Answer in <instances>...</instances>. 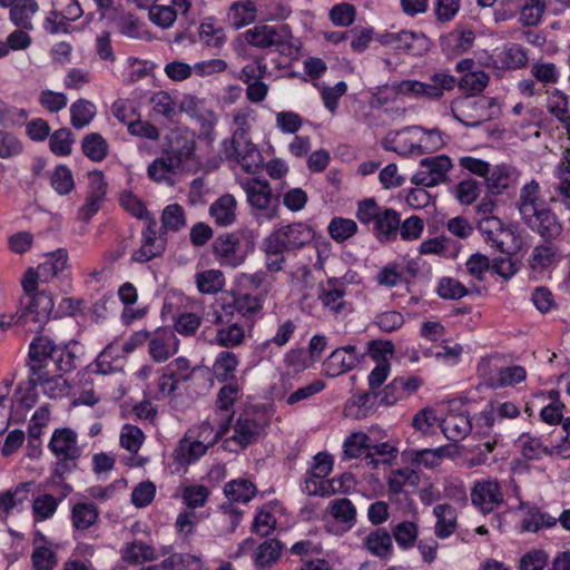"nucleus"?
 Listing matches in <instances>:
<instances>
[{
  "mask_svg": "<svg viewBox=\"0 0 570 570\" xmlns=\"http://www.w3.org/2000/svg\"><path fill=\"white\" fill-rule=\"evenodd\" d=\"M546 207H548V205L541 197V188L537 180L533 179L521 187L518 199V209L522 222L532 217Z\"/></svg>",
  "mask_w": 570,
  "mask_h": 570,
  "instance_id": "4be33fe9",
  "label": "nucleus"
},
{
  "mask_svg": "<svg viewBox=\"0 0 570 570\" xmlns=\"http://www.w3.org/2000/svg\"><path fill=\"white\" fill-rule=\"evenodd\" d=\"M198 35L200 41L212 48H220L226 41L224 29L212 20L205 21L199 26Z\"/></svg>",
  "mask_w": 570,
  "mask_h": 570,
  "instance_id": "052dcab7",
  "label": "nucleus"
},
{
  "mask_svg": "<svg viewBox=\"0 0 570 570\" xmlns=\"http://www.w3.org/2000/svg\"><path fill=\"white\" fill-rule=\"evenodd\" d=\"M30 485V482H24L19 484L13 491L1 492L0 510L8 514L16 507L22 504L28 499Z\"/></svg>",
  "mask_w": 570,
  "mask_h": 570,
  "instance_id": "4d7b16f0",
  "label": "nucleus"
},
{
  "mask_svg": "<svg viewBox=\"0 0 570 570\" xmlns=\"http://www.w3.org/2000/svg\"><path fill=\"white\" fill-rule=\"evenodd\" d=\"M203 318L200 315L184 312L178 314L174 320V328L173 331L183 336H193L197 333L202 325Z\"/></svg>",
  "mask_w": 570,
  "mask_h": 570,
  "instance_id": "e2e57ef3",
  "label": "nucleus"
},
{
  "mask_svg": "<svg viewBox=\"0 0 570 570\" xmlns=\"http://www.w3.org/2000/svg\"><path fill=\"white\" fill-rule=\"evenodd\" d=\"M518 442L520 443L522 455L525 460H539L543 455L550 456V448L544 446L541 439L532 436L529 433H522L519 436Z\"/></svg>",
  "mask_w": 570,
  "mask_h": 570,
  "instance_id": "603ef678",
  "label": "nucleus"
},
{
  "mask_svg": "<svg viewBox=\"0 0 570 570\" xmlns=\"http://www.w3.org/2000/svg\"><path fill=\"white\" fill-rule=\"evenodd\" d=\"M474 219L484 242L491 248L503 254H509V248L505 245L507 240L512 236V232L504 223L499 217Z\"/></svg>",
  "mask_w": 570,
  "mask_h": 570,
  "instance_id": "f3484780",
  "label": "nucleus"
},
{
  "mask_svg": "<svg viewBox=\"0 0 570 570\" xmlns=\"http://www.w3.org/2000/svg\"><path fill=\"white\" fill-rule=\"evenodd\" d=\"M550 4L546 0H527L520 9V22L523 26H537Z\"/></svg>",
  "mask_w": 570,
  "mask_h": 570,
  "instance_id": "13d9d810",
  "label": "nucleus"
},
{
  "mask_svg": "<svg viewBox=\"0 0 570 570\" xmlns=\"http://www.w3.org/2000/svg\"><path fill=\"white\" fill-rule=\"evenodd\" d=\"M451 445H441L435 449H407L402 452V459L415 466L425 469L438 468L445 458L452 455Z\"/></svg>",
  "mask_w": 570,
  "mask_h": 570,
  "instance_id": "412c9836",
  "label": "nucleus"
},
{
  "mask_svg": "<svg viewBox=\"0 0 570 570\" xmlns=\"http://www.w3.org/2000/svg\"><path fill=\"white\" fill-rule=\"evenodd\" d=\"M216 334L212 341L213 344L229 351L243 345L246 341V324L239 322H228L217 324Z\"/></svg>",
  "mask_w": 570,
  "mask_h": 570,
  "instance_id": "5701e85b",
  "label": "nucleus"
},
{
  "mask_svg": "<svg viewBox=\"0 0 570 570\" xmlns=\"http://www.w3.org/2000/svg\"><path fill=\"white\" fill-rule=\"evenodd\" d=\"M27 367L32 382L42 387L45 395L61 399L69 391L62 374L75 367V354L67 346L55 344L48 336L37 335L29 345Z\"/></svg>",
  "mask_w": 570,
  "mask_h": 570,
  "instance_id": "f257e3e1",
  "label": "nucleus"
},
{
  "mask_svg": "<svg viewBox=\"0 0 570 570\" xmlns=\"http://www.w3.org/2000/svg\"><path fill=\"white\" fill-rule=\"evenodd\" d=\"M107 184L101 171H94L89 176L88 193L85 203L78 208L77 219L88 223L101 208L106 199Z\"/></svg>",
  "mask_w": 570,
  "mask_h": 570,
  "instance_id": "2eb2a0df",
  "label": "nucleus"
},
{
  "mask_svg": "<svg viewBox=\"0 0 570 570\" xmlns=\"http://www.w3.org/2000/svg\"><path fill=\"white\" fill-rule=\"evenodd\" d=\"M196 135L187 128H176L167 136L164 154L173 160L181 171L196 168Z\"/></svg>",
  "mask_w": 570,
  "mask_h": 570,
  "instance_id": "39448f33",
  "label": "nucleus"
},
{
  "mask_svg": "<svg viewBox=\"0 0 570 570\" xmlns=\"http://www.w3.org/2000/svg\"><path fill=\"white\" fill-rule=\"evenodd\" d=\"M380 42L400 53L415 57L422 56L429 49V40L423 33L407 30L386 32L380 37Z\"/></svg>",
  "mask_w": 570,
  "mask_h": 570,
  "instance_id": "9b49d317",
  "label": "nucleus"
},
{
  "mask_svg": "<svg viewBox=\"0 0 570 570\" xmlns=\"http://www.w3.org/2000/svg\"><path fill=\"white\" fill-rule=\"evenodd\" d=\"M327 232L336 243H343L357 233V224L350 218L334 217L328 224Z\"/></svg>",
  "mask_w": 570,
  "mask_h": 570,
  "instance_id": "864d4df0",
  "label": "nucleus"
},
{
  "mask_svg": "<svg viewBox=\"0 0 570 570\" xmlns=\"http://www.w3.org/2000/svg\"><path fill=\"white\" fill-rule=\"evenodd\" d=\"M237 313L236 301L234 294L229 296H222L216 301L213 308V323L225 324L232 322V318Z\"/></svg>",
  "mask_w": 570,
  "mask_h": 570,
  "instance_id": "69168bd1",
  "label": "nucleus"
},
{
  "mask_svg": "<svg viewBox=\"0 0 570 570\" xmlns=\"http://www.w3.org/2000/svg\"><path fill=\"white\" fill-rule=\"evenodd\" d=\"M257 234L247 227L218 235L213 242V253L222 264L237 267L254 252Z\"/></svg>",
  "mask_w": 570,
  "mask_h": 570,
  "instance_id": "7ed1b4c3",
  "label": "nucleus"
},
{
  "mask_svg": "<svg viewBox=\"0 0 570 570\" xmlns=\"http://www.w3.org/2000/svg\"><path fill=\"white\" fill-rule=\"evenodd\" d=\"M425 99H441L446 91H451L456 86V79L446 70H439L430 76L425 82Z\"/></svg>",
  "mask_w": 570,
  "mask_h": 570,
  "instance_id": "72a5a7b5",
  "label": "nucleus"
},
{
  "mask_svg": "<svg viewBox=\"0 0 570 570\" xmlns=\"http://www.w3.org/2000/svg\"><path fill=\"white\" fill-rule=\"evenodd\" d=\"M38 384L32 382L31 372L28 371V380L19 383L14 392V401L21 407L29 410L38 402Z\"/></svg>",
  "mask_w": 570,
  "mask_h": 570,
  "instance_id": "bf43d9fd",
  "label": "nucleus"
},
{
  "mask_svg": "<svg viewBox=\"0 0 570 570\" xmlns=\"http://www.w3.org/2000/svg\"><path fill=\"white\" fill-rule=\"evenodd\" d=\"M50 184L57 194L61 196L70 194L75 187L71 170L65 165L57 166L50 176Z\"/></svg>",
  "mask_w": 570,
  "mask_h": 570,
  "instance_id": "0e129e2a",
  "label": "nucleus"
},
{
  "mask_svg": "<svg viewBox=\"0 0 570 570\" xmlns=\"http://www.w3.org/2000/svg\"><path fill=\"white\" fill-rule=\"evenodd\" d=\"M400 214L392 208H382L373 232L380 243H391L397 238L400 227Z\"/></svg>",
  "mask_w": 570,
  "mask_h": 570,
  "instance_id": "b1692460",
  "label": "nucleus"
},
{
  "mask_svg": "<svg viewBox=\"0 0 570 570\" xmlns=\"http://www.w3.org/2000/svg\"><path fill=\"white\" fill-rule=\"evenodd\" d=\"M452 166V160L446 155L422 158L417 171L411 178V183L421 187H434L443 184L446 181Z\"/></svg>",
  "mask_w": 570,
  "mask_h": 570,
  "instance_id": "6e6552de",
  "label": "nucleus"
},
{
  "mask_svg": "<svg viewBox=\"0 0 570 570\" xmlns=\"http://www.w3.org/2000/svg\"><path fill=\"white\" fill-rule=\"evenodd\" d=\"M224 493L230 502L247 503L256 495V487L246 479L232 480L225 484Z\"/></svg>",
  "mask_w": 570,
  "mask_h": 570,
  "instance_id": "ea45409f",
  "label": "nucleus"
},
{
  "mask_svg": "<svg viewBox=\"0 0 570 570\" xmlns=\"http://www.w3.org/2000/svg\"><path fill=\"white\" fill-rule=\"evenodd\" d=\"M267 425V419L263 412L255 407L242 412L233 425L232 441L240 448H246L259 439Z\"/></svg>",
  "mask_w": 570,
  "mask_h": 570,
  "instance_id": "423d86ee",
  "label": "nucleus"
},
{
  "mask_svg": "<svg viewBox=\"0 0 570 570\" xmlns=\"http://www.w3.org/2000/svg\"><path fill=\"white\" fill-rule=\"evenodd\" d=\"M177 171H181L177 165L173 163L165 154L161 157L156 158L148 166V176L156 183H164L168 186L174 185L173 175Z\"/></svg>",
  "mask_w": 570,
  "mask_h": 570,
  "instance_id": "58836bf2",
  "label": "nucleus"
},
{
  "mask_svg": "<svg viewBox=\"0 0 570 570\" xmlns=\"http://www.w3.org/2000/svg\"><path fill=\"white\" fill-rule=\"evenodd\" d=\"M35 570H52L57 563V554L50 547H36L31 553Z\"/></svg>",
  "mask_w": 570,
  "mask_h": 570,
  "instance_id": "774afa93",
  "label": "nucleus"
},
{
  "mask_svg": "<svg viewBox=\"0 0 570 570\" xmlns=\"http://www.w3.org/2000/svg\"><path fill=\"white\" fill-rule=\"evenodd\" d=\"M39 11L37 0H18L9 11L10 21L20 29L32 30V18Z\"/></svg>",
  "mask_w": 570,
  "mask_h": 570,
  "instance_id": "f704fd0d",
  "label": "nucleus"
},
{
  "mask_svg": "<svg viewBox=\"0 0 570 570\" xmlns=\"http://www.w3.org/2000/svg\"><path fill=\"white\" fill-rule=\"evenodd\" d=\"M237 314L242 316L248 328L262 315L264 296L262 294L238 293L234 294Z\"/></svg>",
  "mask_w": 570,
  "mask_h": 570,
  "instance_id": "393cba45",
  "label": "nucleus"
},
{
  "mask_svg": "<svg viewBox=\"0 0 570 570\" xmlns=\"http://www.w3.org/2000/svg\"><path fill=\"white\" fill-rule=\"evenodd\" d=\"M239 363V358L234 352L220 351L212 366L214 377L220 383L236 382V372Z\"/></svg>",
  "mask_w": 570,
  "mask_h": 570,
  "instance_id": "2f4dec72",
  "label": "nucleus"
},
{
  "mask_svg": "<svg viewBox=\"0 0 570 570\" xmlns=\"http://www.w3.org/2000/svg\"><path fill=\"white\" fill-rule=\"evenodd\" d=\"M419 482L420 475L414 469L402 468L392 471L387 481V487L393 494H400L403 492L404 487H415Z\"/></svg>",
  "mask_w": 570,
  "mask_h": 570,
  "instance_id": "09e8293b",
  "label": "nucleus"
},
{
  "mask_svg": "<svg viewBox=\"0 0 570 570\" xmlns=\"http://www.w3.org/2000/svg\"><path fill=\"white\" fill-rule=\"evenodd\" d=\"M48 449L57 460L52 470L55 476L63 479L66 474L77 469L82 448L78 444V435L72 429L53 430Z\"/></svg>",
  "mask_w": 570,
  "mask_h": 570,
  "instance_id": "20e7f679",
  "label": "nucleus"
},
{
  "mask_svg": "<svg viewBox=\"0 0 570 570\" xmlns=\"http://www.w3.org/2000/svg\"><path fill=\"white\" fill-rule=\"evenodd\" d=\"M283 544L275 539L264 541L255 553V564L259 569L271 567L279 557Z\"/></svg>",
  "mask_w": 570,
  "mask_h": 570,
  "instance_id": "8fccbe9b",
  "label": "nucleus"
},
{
  "mask_svg": "<svg viewBox=\"0 0 570 570\" xmlns=\"http://www.w3.org/2000/svg\"><path fill=\"white\" fill-rule=\"evenodd\" d=\"M161 233H177L187 226V217L184 207L177 203L167 205L161 212Z\"/></svg>",
  "mask_w": 570,
  "mask_h": 570,
  "instance_id": "4c0bfd02",
  "label": "nucleus"
},
{
  "mask_svg": "<svg viewBox=\"0 0 570 570\" xmlns=\"http://www.w3.org/2000/svg\"><path fill=\"white\" fill-rule=\"evenodd\" d=\"M489 75L483 70L466 72L456 81L459 88L470 96L458 99L452 107L454 118L465 127H478L490 119L488 110L492 107V100L485 97L474 98L482 92L489 83Z\"/></svg>",
  "mask_w": 570,
  "mask_h": 570,
  "instance_id": "f03ea898",
  "label": "nucleus"
},
{
  "mask_svg": "<svg viewBox=\"0 0 570 570\" xmlns=\"http://www.w3.org/2000/svg\"><path fill=\"white\" fill-rule=\"evenodd\" d=\"M240 187L245 191L247 203L252 209L264 212L268 219H273L276 216V208L272 207L274 196L267 180L245 178L240 181Z\"/></svg>",
  "mask_w": 570,
  "mask_h": 570,
  "instance_id": "9d476101",
  "label": "nucleus"
},
{
  "mask_svg": "<svg viewBox=\"0 0 570 570\" xmlns=\"http://www.w3.org/2000/svg\"><path fill=\"white\" fill-rule=\"evenodd\" d=\"M523 223L542 237L546 243L558 239L563 230L562 224L549 206L542 208L541 212H538Z\"/></svg>",
  "mask_w": 570,
  "mask_h": 570,
  "instance_id": "6ab92c4d",
  "label": "nucleus"
},
{
  "mask_svg": "<svg viewBox=\"0 0 570 570\" xmlns=\"http://www.w3.org/2000/svg\"><path fill=\"white\" fill-rule=\"evenodd\" d=\"M121 560L130 564H139L155 559L156 553L153 546L142 541L127 543L120 550Z\"/></svg>",
  "mask_w": 570,
  "mask_h": 570,
  "instance_id": "a19ab883",
  "label": "nucleus"
},
{
  "mask_svg": "<svg viewBox=\"0 0 570 570\" xmlns=\"http://www.w3.org/2000/svg\"><path fill=\"white\" fill-rule=\"evenodd\" d=\"M237 164L240 165L247 174H255L262 167L263 156L259 149L248 139H244L243 141Z\"/></svg>",
  "mask_w": 570,
  "mask_h": 570,
  "instance_id": "de8ad7c7",
  "label": "nucleus"
},
{
  "mask_svg": "<svg viewBox=\"0 0 570 570\" xmlns=\"http://www.w3.org/2000/svg\"><path fill=\"white\" fill-rule=\"evenodd\" d=\"M196 285L203 294H215L225 285V278L218 269H207L196 275Z\"/></svg>",
  "mask_w": 570,
  "mask_h": 570,
  "instance_id": "3c124183",
  "label": "nucleus"
},
{
  "mask_svg": "<svg viewBox=\"0 0 570 570\" xmlns=\"http://www.w3.org/2000/svg\"><path fill=\"white\" fill-rule=\"evenodd\" d=\"M325 512L338 523L344 532L356 523V508L347 498H337L328 502Z\"/></svg>",
  "mask_w": 570,
  "mask_h": 570,
  "instance_id": "bb28decb",
  "label": "nucleus"
},
{
  "mask_svg": "<svg viewBox=\"0 0 570 570\" xmlns=\"http://www.w3.org/2000/svg\"><path fill=\"white\" fill-rule=\"evenodd\" d=\"M72 132L69 128H60L49 135L50 150L57 156H69L73 144Z\"/></svg>",
  "mask_w": 570,
  "mask_h": 570,
  "instance_id": "6e6d98bb",
  "label": "nucleus"
},
{
  "mask_svg": "<svg viewBox=\"0 0 570 570\" xmlns=\"http://www.w3.org/2000/svg\"><path fill=\"white\" fill-rule=\"evenodd\" d=\"M557 262V247L550 243L539 244L533 247L528 258L532 271H543Z\"/></svg>",
  "mask_w": 570,
  "mask_h": 570,
  "instance_id": "37998d69",
  "label": "nucleus"
},
{
  "mask_svg": "<svg viewBox=\"0 0 570 570\" xmlns=\"http://www.w3.org/2000/svg\"><path fill=\"white\" fill-rule=\"evenodd\" d=\"M53 306L51 294L46 291H40L29 296L27 315L32 316L33 322H42L50 316Z\"/></svg>",
  "mask_w": 570,
  "mask_h": 570,
  "instance_id": "c9c22d12",
  "label": "nucleus"
},
{
  "mask_svg": "<svg viewBox=\"0 0 570 570\" xmlns=\"http://www.w3.org/2000/svg\"><path fill=\"white\" fill-rule=\"evenodd\" d=\"M557 519L538 507H531L520 522V532H539L542 528H553Z\"/></svg>",
  "mask_w": 570,
  "mask_h": 570,
  "instance_id": "e433bc0d",
  "label": "nucleus"
},
{
  "mask_svg": "<svg viewBox=\"0 0 570 570\" xmlns=\"http://www.w3.org/2000/svg\"><path fill=\"white\" fill-rule=\"evenodd\" d=\"M433 515L436 519L434 534L439 539L451 537L458 529L456 509L449 503L436 504L433 508Z\"/></svg>",
  "mask_w": 570,
  "mask_h": 570,
  "instance_id": "cd10ccee",
  "label": "nucleus"
},
{
  "mask_svg": "<svg viewBox=\"0 0 570 570\" xmlns=\"http://www.w3.org/2000/svg\"><path fill=\"white\" fill-rule=\"evenodd\" d=\"M60 500L52 494H40L33 499L32 513L35 521L50 519L57 511Z\"/></svg>",
  "mask_w": 570,
  "mask_h": 570,
  "instance_id": "5fc2aeb1",
  "label": "nucleus"
},
{
  "mask_svg": "<svg viewBox=\"0 0 570 570\" xmlns=\"http://www.w3.org/2000/svg\"><path fill=\"white\" fill-rule=\"evenodd\" d=\"M237 202L230 194L217 198L209 207V215L219 227H228L236 220Z\"/></svg>",
  "mask_w": 570,
  "mask_h": 570,
  "instance_id": "7c9ffc66",
  "label": "nucleus"
},
{
  "mask_svg": "<svg viewBox=\"0 0 570 570\" xmlns=\"http://www.w3.org/2000/svg\"><path fill=\"white\" fill-rule=\"evenodd\" d=\"M45 257V262L38 265L39 273L42 276V283H49L69 268V256L65 248H58L55 252L47 253Z\"/></svg>",
  "mask_w": 570,
  "mask_h": 570,
  "instance_id": "c756f323",
  "label": "nucleus"
},
{
  "mask_svg": "<svg viewBox=\"0 0 570 570\" xmlns=\"http://www.w3.org/2000/svg\"><path fill=\"white\" fill-rule=\"evenodd\" d=\"M363 358L364 353L357 351L355 345L337 347L324 361L323 371L327 377H336L353 370Z\"/></svg>",
  "mask_w": 570,
  "mask_h": 570,
  "instance_id": "4468645a",
  "label": "nucleus"
},
{
  "mask_svg": "<svg viewBox=\"0 0 570 570\" xmlns=\"http://www.w3.org/2000/svg\"><path fill=\"white\" fill-rule=\"evenodd\" d=\"M269 248L278 252L281 248L296 250L312 242L314 232L311 226L304 223H293L283 226L269 235Z\"/></svg>",
  "mask_w": 570,
  "mask_h": 570,
  "instance_id": "1a4fd4ad",
  "label": "nucleus"
},
{
  "mask_svg": "<svg viewBox=\"0 0 570 570\" xmlns=\"http://www.w3.org/2000/svg\"><path fill=\"white\" fill-rule=\"evenodd\" d=\"M438 295L443 299H460L468 295V288L458 279L442 277L436 286Z\"/></svg>",
  "mask_w": 570,
  "mask_h": 570,
  "instance_id": "338daca9",
  "label": "nucleus"
},
{
  "mask_svg": "<svg viewBox=\"0 0 570 570\" xmlns=\"http://www.w3.org/2000/svg\"><path fill=\"white\" fill-rule=\"evenodd\" d=\"M347 286L338 278H328L318 292V299L323 308L335 320H344L353 313V303L345 299Z\"/></svg>",
  "mask_w": 570,
  "mask_h": 570,
  "instance_id": "0eeeda50",
  "label": "nucleus"
},
{
  "mask_svg": "<svg viewBox=\"0 0 570 570\" xmlns=\"http://www.w3.org/2000/svg\"><path fill=\"white\" fill-rule=\"evenodd\" d=\"M363 548L379 559L389 560L393 554L392 537L386 530L377 528L363 539Z\"/></svg>",
  "mask_w": 570,
  "mask_h": 570,
  "instance_id": "c85d7f7f",
  "label": "nucleus"
},
{
  "mask_svg": "<svg viewBox=\"0 0 570 570\" xmlns=\"http://www.w3.org/2000/svg\"><path fill=\"white\" fill-rule=\"evenodd\" d=\"M370 436L363 432L350 434L343 443L344 455L348 459H357L367 451L370 446Z\"/></svg>",
  "mask_w": 570,
  "mask_h": 570,
  "instance_id": "680f3d73",
  "label": "nucleus"
},
{
  "mask_svg": "<svg viewBox=\"0 0 570 570\" xmlns=\"http://www.w3.org/2000/svg\"><path fill=\"white\" fill-rule=\"evenodd\" d=\"M97 114L94 102L80 98L70 106V122L75 129L87 127Z\"/></svg>",
  "mask_w": 570,
  "mask_h": 570,
  "instance_id": "79ce46f5",
  "label": "nucleus"
},
{
  "mask_svg": "<svg viewBox=\"0 0 570 570\" xmlns=\"http://www.w3.org/2000/svg\"><path fill=\"white\" fill-rule=\"evenodd\" d=\"M148 343L149 355L157 363L166 362L177 353L179 347V341L169 327H159L150 333Z\"/></svg>",
  "mask_w": 570,
  "mask_h": 570,
  "instance_id": "a211bd4d",
  "label": "nucleus"
},
{
  "mask_svg": "<svg viewBox=\"0 0 570 570\" xmlns=\"http://www.w3.org/2000/svg\"><path fill=\"white\" fill-rule=\"evenodd\" d=\"M245 41L258 49H266L284 43L277 29L268 24H258L244 32Z\"/></svg>",
  "mask_w": 570,
  "mask_h": 570,
  "instance_id": "a878e982",
  "label": "nucleus"
},
{
  "mask_svg": "<svg viewBox=\"0 0 570 570\" xmlns=\"http://www.w3.org/2000/svg\"><path fill=\"white\" fill-rule=\"evenodd\" d=\"M228 18L235 29H240L256 19V6L252 0L234 2L229 8Z\"/></svg>",
  "mask_w": 570,
  "mask_h": 570,
  "instance_id": "a18cd8bd",
  "label": "nucleus"
},
{
  "mask_svg": "<svg viewBox=\"0 0 570 570\" xmlns=\"http://www.w3.org/2000/svg\"><path fill=\"white\" fill-rule=\"evenodd\" d=\"M225 431V428L220 429L219 431H216L213 438L208 440L206 444L204 443V441H190L187 438L181 439L174 453L175 463L181 468L195 463L207 452V450L210 446H213L220 440Z\"/></svg>",
  "mask_w": 570,
  "mask_h": 570,
  "instance_id": "dca6fc26",
  "label": "nucleus"
},
{
  "mask_svg": "<svg viewBox=\"0 0 570 570\" xmlns=\"http://www.w3.org/2000/svg\"><path fill=\"white\" fill-rule=\"evenodd\" d=\"M166 244L164 234L158 235L157 222L155 218H149L141 232L140 247L131 254V261L139 264L148 263L164 254Z\"/></svg>",
  "mask_w": 570,
  "mask_h": 570,
  "instance_id": "f8f14e48",
  "label": "nucleus"
},
{
  "mask_svg": "<svg viewBox=\"0 0 570 570\" xmlns=\"http://www.w3.org/2000/svg\"><path fill=\"white\" fill-rule=\"evenodd\" d=\"M71 524L75 540H81L99 521V511L94 503L78 502L71 509Z\"/></svg>",
  "mask_w": 570,
  "mask_h": 570,
  "instance_id": "aec40b11",
  "label": "nucleus"
},
{
  "mask_svg": "<svg viewBox=\"0 0 570 570\" xmlns=\"http://www.w3.org/2000/svg\"><path fill=\"white\" fill-rule=\"evenodd\" d=\"M441 428L448 440L458 442L469 435L472 430V424L469 415L466 414H449L443 420Z\"/></svg>",
  "mask_w": 570,
  "mask_h": 570,
  "instance_id": "473e14b6",
  "label": "nucleus"
},
{
  "mask_svg": "<svg viewBox=\"0 0 570 570\" xmlns=\"http://www.w3.org/2000/svg\"><path fill=\"white\" fill-rule=\"evenodd\" d=\"M471 502L483 514H488L503 504L504 495L498 480L487 479L475 481L471 491Z\"/></svg>",
  "mask_w": 570,
  "mask_h": 570,
  "instance_id": "ddd939ff",
  "label": "nucleus"
},
{
  "mask_svg": "<svg viewBox=\"0 0 570 570\" xmlns=\"http://www.w3.org/2000/svg\"><path fill=\"white\" fill-rule=\"evenodd\" d=\"M513 180L512 171L505 165L495 166L485 177V186L492 196L501 195Z\"/></svg>",
  "mask_w": 570,
  "mask_h": 570,
  "instance_id": "49530a36",
  "label": "nucleus"
},
{
  "mask_svg": "<svg viewBox=\"0 0 570 570\" xmlns=\"http://www.w3.org/2000/svg\"><path fill=\"white\" fill-rule=\"evenodd\" d=\"M81 150L90 160L102 161L109 150L107 140L98 132H90L82 138Z\"/></svg>",
  "mask_w": 570,
  "mask_h": 570,
  "instance_id": "c03bdc74",
  "label": "nucleus"
}]
</instances>
